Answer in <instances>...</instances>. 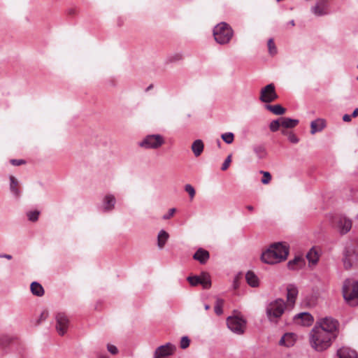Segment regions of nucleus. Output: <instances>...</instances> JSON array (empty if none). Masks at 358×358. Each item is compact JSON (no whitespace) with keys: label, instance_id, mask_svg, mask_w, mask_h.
I'll use <instances>...</instances> for the list:
<instances>
[{"label":"nucleus","instance_id":"ea45409f","mask_svg":"<svg viewBox=\"0 0 358 358\" xmlns=\"http://www.w3.org/2000/svg\"><path fill=\"white\" fill-rule=\"evenodd\" d=\"M185 190L189 194L190 199H193L196 194L194 187L189 184H187L185 186Z\"/></svg>","mask_w":358,"mask_h":358},{"label":"nucleus","instance_id":"4be33fe9","mask_svg":"<svg viewBox=\"0 0 358 358\" xmlns=\"http://www.w3.org/2000/svg\"><path fill=\"white\" fill-rule=\"evenodd\" d=\"M304 264V259L302 257L297 256L287 263V266L291 270H295L301 268Z\"/></svg>","mask_w":358,"mask_h":358},{"label":"nucleus","instance_id":"a18cd8bd","mask_svg":"<svg viewBox=\"0 0 358 358\" xmlns=\"http://www.w3.org/2000/svg\"><path fill=\"white\" fill-rule=\"evenodd\" d=\"M11 341L12 338H10L8 336H4L1 338V343L3 346L8 345L11 342Z\"/></svg>","mask_w":358,"mask_h":358},{"label":"nucleus","instance_id":"bb28decb","mask_svg":"<svg viewBox=\"0 0 358 358\" xmlns=\"http://www.w3.org/2000/svg\"><path fill=\"white\" fill-rule=\"evenodd\" d=\"M31 293L37 296H42L44 294V289L42 285L37 282H33L30 285Z\"/></svg>","mask_w":358,"mask_h":358},{"label":"nucleus","instance_id":"c9c22d12","mask_svg":"<svg viewBox=\"0 0 358 358\" xmlns=\"http://www.w3.org/2000/svg\"><path fill=\"white\" fill-rule=\"evenodd\" d=\"M281 126L280 118L273 120L269 125V129L271 131L275 132L278 131Z\"/></svg>","mask_w":358,"mask_h":358},{"label":"nucleus","instance_id":"13d9d810","mask_svg":"<svg viewBox=\"0 0 358 358\" xmlns=\"http://www.w3.org/2000/svg\"><path fill=\"white\" fill-rule=\"evenodd\" d=\"M152 87V85H150V86L148 87V88L146 89V91H148L149 90H150L151 88Z\"/></svg>","mask_w":358,"mask_h":358},{"label":"nucleus","instance_id":"f03ea898","mask_svg":"<svg viewBox=\"0 0 358 358\" xmlns=\"http://www.w3.org/2000/svg\"><path fill=\"white\" fill-rule=\"evenodd\" d=\"M336 339L315 327L308 334L310 347L316 352H322L330 348Z\"/></svg>","mask_w":358,"mask_h":358},{"label":"nucleus","instance_id":"7ed1b4c3","mask_svg":"<svg viewBox=\"0 0 358 358\" xmlns=\"http://www.w3.org/2000/svg\"><path fill=\"white\" fill-rule=\"evenodd\" d=\"M215 41L220 45L228 44L234 36V31L231 26L222 22L218 23L213 30Z\"/></svg>","mask_w":358,"mask_h":358},{"label":"nucleus","instance_id":"aec40b11","mask_svg":"<svg viewBox=\"0 0 358 358\" xmlns=\"http://www.w3.org/2000/svg\"><path fill=\"white\" fill-rule=\"evenodd\" d=\"M209 252L202 248L199 249L194 255L193 258L201 264H205L209 259Z\"/></svg>","mask_w":358,"mask_h":358},{"label":"nucleus","instance_id":"a211bd4d","mask_svg":"<svg viewBox=\"0 0 358 358\" xmlns=\"http://www.w3.org/2000/svg\"><path fill=\"white\" fill-rule=\"evenodd\" d=\"M326 127V122L324 119L318 118L310 122V133L315 134L322 131Z\"/></svg>","mask_w":358,"mask_h":358},{"label":"nucleus","instance_id":"2f4dec72","mask_svg":"<svg viewBox=\"0 0 358 358\" xmlns=\"http://www.w3.org/2000/svg\"><path fill=\"white\" fill-rule=\"evenodd\" d=\"M253 150L259 159L265 157L266 155V149L263 145H256L253 148Z\"/></svg>","mask_w":358,"mask_h":358},{"label":"nucleus","instance_id":"1a4fd4ad","mask_svg":"<svg viewBox=\"0 0 358 358\" xmlns=\"http://www.w3.org/2000/svg\"><path fill=\"white\" fill-rule=\"evenodd\" d=\"M245 320L237 316H230L227 318L228 328L235 334H242L245 328Z\"/></svg>","mask_w":358,"mask_h":358},{"label":"nucleus","instance_id":"e433bc0d","mask_svg":"<svg viewBox=\"0 0 358 358\" xmlns=\"http://www.w3.org/2000/svg\"><path fill=\"white\" fill-rule=\"evenodd\" d=\"M187 280L192 286H196L200 285L201 282L200 276L198 275L189 276L187 277Z\"/></svg>","mask_w":358,"mask_h":358},{"label":"nucleus","instance_id":"4d7b16f0","mask_svg":"<svg viewBox=\"0 0 358 358\" xmlns=\"http://www.w3.org/2000/svg\"><path fill=\"white\" fill-rule=\"evenodd\" d=\"M176 59H180L181 57L180 55H176Z\"/></svg>","mask_w":358,"mask_h":358},{"label":"nucleus","instance_id":"c756f323","mask_svg":"<svg viewBox=\"0 0 358 358\" xmlns=\"http://www.w3.org/2000/svg\"><path fill=\"white\" fill-rule=\"evenodd\" d=\"M201 282L203 289H208L211 286V280L208 273L203 272L200 275Z\"/></svg>","mask_w":358,"mask_h":358},{"label":"nucleus","instance_id":"6e6d98bb","mask_svg":"<svg viewBox=\"0 0 358 358\" xmlns=\"http://www.w3.org/2000/svg\"><path fill=\"white\" fill-rule=\"evenodd\" d=\"M210 306H209V305H208V304H206V305L204 306V308H205V310H209V309H210Z\"/></svg>","mask_w":358,"mask_h":358},{"label":"nucleus","instance_id":"6ab92c4d","mask_svg":"<svg viewBox=\"0 0 358 358\" xmlns=\"http://www.w3.org/2000/svg\"><path fill=\"white\" fill-rule=\"evenodd\" d=\"M296 335L293 333H286L280 338L279 344L286 347L293 346L296 341Z\"/></svg>","mask_w":358,"mask_h":358},{"label":"nucleus","instance_id":"6e6552de","mask_svg":"<svg viewBox=\"0 0 358 358\" xmlns=\"http://www.w3.org/2000/svg\"><path fill=\"white\" fill-rule=\"evenodd\" d=\"M358 261V243H348L344 251L343 264L346 269L352 267Z\"/></svg>","mask_w":358,"mask_h":358},{"label":"nucleus","instance_id":"473e14b6","mask_svg":"<svg viewBox=\"0 0 358 358\" xmlns=\"http://www.w3.org/2000/svg\"><path fill=\"white\" fill-rule=\"evenodd\" d=\"M222 139L227 144H231L234 140V134L232 132H226L222 134Z\"/></svg>","mask_w":358,"mask_h":358},{"label":"nucleus","instance_id":"c85d7f7f","mask_svg":"<svg viewBox=\"0 0 358 358\" xmlns=\"http://www.w3.org/2000/svg\"><path fill=\"white\" fill-rule=\"evenodd\" d=\"M265 108L273 114L277 115H282L285 113V108L280 104L276 105H266Z\"/></svg>","mask_w":358,"mask_h":358},{"label":"nucleus","instance_id":"5701e85b","mask_svg":"<svg viewBox=\"0 0 358 358\" xmlns=\"http://www.w3.org/2000/svg\"><path fill=\"white\" fill-rule=\"evenodd\" d=\"M169 238V234L164 229L159 231L157 235V246L159 249L164 248Z\"/></svg>","mask_w":358,"mask_h":358},{"label":"nucleus","instance_id":"b1692460","mask_svg":"<svg viewBox=\"0 0 358 358\" xmlns=\"http://www.w3.org/2000/svg\"><path fill=\"white\" fill-rule=\"evenodd\" d=\"M281 127L285 129L294 128L299 124V120L289 117H280Z\"/></svg>","mask_w":358,"mask_h":358},{"label":"nucleus","instance_id":"603ef678","mask_svg":"<svg viewBox=\"0 0 358 358\" xmlns=\"http://www.w3.org/2000/svg\"><path fill=\"white\" fill-rule=\"evenodd\" d=\"M0 257L6 258L7 259H12V256L10 255H0Z\"/></svg>","mask_w":358,"mask_h":358},{"label":"nucleus","instance_id":"a878e982","mask_svg":"<svg viewBox=\"0 0 358 358\" xmlns=\"http://www.w3.org/2000/svg\"><path fill=\"white\" fill-rule=\"evenodd\" d=\"M10 190L13 195L18 197L20 195V191L18 186V180L13 176H10Z\"/></svg>","mask_w":358,"mask_h":358},{"label":"nucleus","instance_id":"0eeeda50","mask_svg":"<svg viewBox=\"0 0 358 358\" xmlns=\"http://www.w3.org/2000/svg\"><path fill=\"white\" fill-rule=\"evenodd\" d=\"M165 143L164 138L161 134H150L145 136L138 143L141 148L145 149L157 150Z\"/></svg>","mask_w":358,"mask_h":358},{"label":"nucleus","instance_id":"09e8293b","mask_svg":"<svg viewBox=\"0 0 358 358\" xmlns=\"http://www.w3.org/2000/svg\"><path fill=\"white\" fill-rule=\"evenodd\" d=\"M10 162L13 166H20L25 164V161L23 159H11Z\"/></svg>","mask_w":358,"mask_h":358},{"label":"nucleus","instance_id":"cd10ccee","mask_svg":"<svg viewBox=\"0 0 358 358\" xmlns=\"http://www.w3.org/2000/svg\"><path fill=\"white\" fill-rule=\"evenodd\" d=\"M245 279L247 282L252 287H256L259 285V279L252 271H248L246 273Z\"/></svg>","mask_w":358,"mask_h":358},{"label":"nucleus","instance_id":"f704fd0d","mask_svg":"<svg viewBox=\"0 0 358 358\" xmlns=\"http://www.w3.org/2000/svg\"><path fill=\"white\" fill-rule=\"evenodd\" d=\"M268 49L271 55H275L277 53V48L274 43L273 38H269L268 41Z\"/></svg>","mask_w":358,"mask_h":358},{"label":"nucleus","instance_id":"c03bdc74","mask_svg":"<svg viewBox=\"0 0 358 358\" xmlns=\"http://www.w3.org/2000/svg\"><path fill=\"white\" fill-rule=\"evenodd\" d=\"M48 317V310H43L41 313L40 317H39L38 320H37L36 324H39L41 322L45 320Z\"/></svg>","mask_w":358,"mask_h":358},{"label":"nucleus","instance_id":"4468645a","mask_svg":"<svg viewBox=\"0 0 358 358\" xmlns=\"http://www.w3.org/2000/svg\"><path fill=\"white\" fill-rule=\"evenodd\" d=\"M116 198L113 194H107L102 201V210L103 212H110L115 206Z\"/></svg>","mask_w":358,"mask_h":358},{"label":"nucleus","instance_id":"2eb2a0df","mask_svg":"<svg viewBox=\"0 0 358 358\" xmlns=\"http://www.w3.org/2000/svg\"><path fill=\"white\" fill-rule=\"evenodd\" d=\"M311 12L316 16H324L329 13L328 6L325 0H320L311 8Z\"/></svg>","mask_w":358,"mask_h":358},{"label":"nucleus","instance_id":"ddd939ff","mask_svg":"<svg viewBox=\"0 0 358 358\" xmlns=\"http://www.w3.org/2000/svg\"><path fill=\"white\" fill-rule=\"evenodd\" d=\"M293 320L296 324L304 327H309L313 322V316L307 312H303L295 315Z\"/></svg>","mask_w":358,"mask_h":358},{"label":"nucleus","instance_id":"864d4df0","mask_svg":"<svg viewBox=\"0 0 358 358\" xmlns=\"http://www.w3.org/2000/svg\"><path fill=\"white\" fill-rule=\"evenodd\" d=\"M287 24L291 25L292 27H294L295 25V22L294 20H290Z\"/></svg>","mask_w":358,"mask_h":358},{"label":"nucleus","instance_id":"f3484780","mask_svg":"<svg viewBox=\"0 0 358 358\" xmlns=\"http://www.w3.org/2000/svg\"><path fill=\"white\" fill-rule=\"evenodd\" d=\"M337 356L339 358H358L355 350L348 347H342L337 350Z\"/></svg>","mask_w":358,"mask_h":358},{"label":"nucleus","instance_id":"5fc2aeb1","mask_svg":"<svg viewBox=\"0 0 358 358\" xmlns=\"http://www.w3.org/2000/svg\"><path fill=\"white\" fill-rule=\"evenodd\" d=\"M246 208H247V209H248V210H249L250 211H252V210H253V209H254L253 206H248Z\"/></svg>","mask_w":358,"mask_h":358},{"label":"nucleus","instance_id":"37998d69","mask_svg":"<svg viewBox=\"0 0 358 358\" xmlns=\"http://www.w3.org/2000/svg\"><path fill=\"white\" fill-rule=\"evenodd\" d=\"M231 162V155H229L224 160V163L222 164L221 169L222 171L227 170L229 168Z\"/></svg>","mask_w":358,"mask_h":358},{"label":"nucleus","instance_id":"20e7f679","mask_svg":"<svg viewBox=\"0 0 358 358\" xmlns=\"http://www.w3.org/2000/svg\"><path fill=\"white\" fill-rule=\"evenodd\" d=\"M345 300L352 306L358 305V280L346 279L343 285Z\"/></svg>","mask_w":358,"mask_h":358},{"label":"nucleus","instance_id":"9b49d317","mask_svg":"<svg viewBox=\"0 0 358 358\" xmlns=\"http://www.w3.org/2000/svg\"><path fill=\"white\" fill-rule=\"evenodd\" d=\"M56 329L59 335L63 336L67 331L69 320L67 316L63 313H58L55 316Z\"/></svg>","mask_w":358,"mask_h":358},{"label":"nucleus","instance_id":"3c124183","mask_svg":"<svg viewBox=\"0 0 358 358\" xmlns=\"http://www.w3.org/2000/svg\"><path fill=\"white\" fill-rule=\"evenodd\" d=\"M351 116L353 117H356L357 116H358V108L354 110Z\"/></svg>","mask_w":358,"mask_h":358},{"label":"nucleus","instance_id":"39448f33","mask_svg":"<svg viewBox=\"0 0 358 358\" xmlns=\"http://www.w3.org/2000/svg\"><path fill=\"white\" fill-rule=\"evenodd\" d=\"M338 322L331 317H321L317 320L315 327L336 339L338 334Z\"/></svg>","mask_w":358,"mask_h":358},{"label":"nucleus","instance_id":"8fccbe9b","mask_svg":"<svg viewBox=\"0 0 358 358\" xmlns=\"http://www.w3.org/2000/svg\"><path fill=\"white\" fill-rule=\"evenodd\" d=\"M351 120H352V116H351V115H350L345 114V115H344L343 116V120L344 122H350V121H351Z\"/></svg>","mask_w":358,"mask_h":358},{"label":"nucleus","instance_id":"49530a36","mask_svg":"<svg viewBox=\"0 0 358 358\" xmlns=\"http://www.w3.org/2000/svg\"><path fill=\"white\" fill-rule=\"evenodd\" d=\"M107 349L108 351L112 355H116L118 352L117 347L111 344H108Z\"/></svg>","mask_w":358,"mask_h":358},{"label":"nucleus","instance_id":"72a5a7b5","mask_svg":"<svg viewBox=\"0 0 358 358\" xmlns=\"http://www.w3.org/2000/svg\"><path fill=\"white\" fill-rule=\"evenodd\" d=\"M224 304V300L221 299H217L215 306V313L220 315L222 313V306Z\"/></svg>","mask_w":358,"mask_h":358},{"label":"nucleus","instance_id":"de8ad7c7","mask_svg":"<svg viewBox=\"0 0 358 358\" xmlns=\"http://www.w3.org/2000/svg\"><path fill=\"white\" fill-rule=\"evenodd\" d=\"M176 210L174 208H170L169 210V213L167 214H165V215H163V219L164 220H169V219H170L173 215V214L175 213Z\"/></svg>","mask_w":358,"mask_h":358},{"label":"nucleus","instance_id":"f257e3e1","mask_svg":"<svg viewBox=\"0 0 358 358\" xmlns=\"http://www.w3.org/2000/svg\"><path fill=\"white\" fill-rule=\"evenodd\" d=\"M289 254V246L282 243L271 244L261 256L262 261L267 264H275L285 261Z\"/></svg>","mask_w":358,"mask_h":358},{"label":"nucleus","instance_id":"58836bf2","mask_svg":"<svg viewBox=\"0 0 358 358\" xmlns=\"http://www.w3.org/2000/svg\"><path fill=\"white\" fill-rule=\"evenodd\" d=\"M282 134L284 135H287L289 141L292 143H297L299 141V138L292 132L287 134L285 130H282Z\"/></svg>","mask_w":358,"mask_h":358},{"label":"nucleus","instance_id":"dca6fc26","mask_svg":"<svg viewBox=\"0 0 358 358\" xmlns=\"http://www.w3.org/2000/svg\"><path fill=\"white\" fill-rule=\"evenodd\" d=\"M337 228L341 234H345L352 228V222L345 217H340L337 222Z\"/></svg>","mask_w":358,"mask_h":358},{"label":"nucleus","instance_id":"393cba45","mask_svg":"<svg viewBox=\"0 0 358 358\" xmlns=\"http://www.w3.org/2000/svg\"><path fill=\"white\" fill-rule=\"evenodd\" d=\"M287 300L291 303H294L298 294V289L294 285H289L287 287Z\"/></svg>","mask_w":358,"mask_h":358},{"label":"nucleus","instance_id":"a19ab883","mask_svg":"<svg viewBox=\"0 0 358 358\" xmlns=\"http://www.w3.org/2000/svg\"><path fill=\"white\" fill-rule=\"evenodd\" d=\"M260 173L263 174V178L262 179V182L263 184H268L271 180V176L269 172L261 171Z\"/></svg>","mask_w":358,"mask_h":358},{"label":"nucleus","instance_id":"7c9ffc66","mask_svg":"<svg viewBox=\"0 0 358 358\" xmlns=\"http://www.w3.org/2000/svg\"><path fill=\"white\" fill-rule=\"evenodd\" d=\"M309 263L312 264H316L319 259V255L313 248L310 249L306 255Z\"/></svg>","mask_w":358,"mask_h":358},{"label":"nucleus","instance_id":"423d86ee","mask_svg":"<svg viewBox=\"0 0 358 358\" xmlns=\"http://www.w3.org/2000/svg\"><path fill=\"white\" fill-rule=\"evenodd\" d=\"M285 308V302L281 299H277L271 301L266 308L267 318L270 322L276 323L284 313Z\"/></svg>","mask_w":358,"mask_h":358},{"label":"nucleus","instance_id":"f8f14e48","mask_svg":"<svg viewBox=\"0 0 358 358\" xmlns=\"http://www.w3.org/2000/svg\"><path fill=\"white\" fill-rule=\"evenodd\" d=\"M176 350V346L171 343L158 347L154 353V358H164L171 355Z\"/></svg>","mask_w":358,"mask_h":358},{"label":"nucleus","instance_id":"9d476101","mask_svg":"<svg viewBox=\"0 0 358 358\" xmlns=\"http://www.w3.org/2000/svg\"><path fill=\"white\" fill-rule=\"evenodd\" d=\"M278 98L273 83L266 85L261 90L259 100L263 103H271Z\"/></svg>","mask_w":358,"mask_h":358},{"label":"nucleus","instance_id":"4c0bfd02","mask_svg":"<svg viewBox=\"0 0 358 358\" xmlns=\"http://www.w3.org/2000/svg\"><path fill=\"white\" fill-rule=\"evenodd\" d=\"M40 212L38 210L29 211L27 213L29 220L31 222H36L38 219Z\"/></svg>","mask_w":358,"mask_h":358},{"label":"nucleus","instance_id":"bf43d9fd","mask_svg":"<svg viewBox=\"0 0 358 358\" xmlns=\"http://www.w3.org/2000/svg\"><path fill=\"white\" fill-rule=\"evenodd\" d=\"M357 80H358V76H357Z\"/></svg>","mask_w":358,"mask_h":358},{"label":"nucleus","instance_id":"79ce46f5","mask_svg":"<svg viewBox=\"0 0 358 358\" xmlns=\"http://www.w3.org/2000/svg\"><path fill=\"white\" fill-rule=\"evenodd\" d=\"M190 343V340L187 336H182L180 341V348L186 349Z\"/></svg>","mask_w":358,"mask_h":358},{"label":"nucleus","instance_id":"412c9836","mask_svg":"<svg viewBox=\"0 0 358 358\" xmlns=\"http://www.w3.org/2000/svg\"><path fill=\"white\" fill-rule=\"evenodd\" d=\"M204 145L201 139L194 141L191 146L192 151L196 157L200 156L203 151Z\"/></svg>","mask_w":358,"mask_h":358}]
</instances>
